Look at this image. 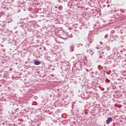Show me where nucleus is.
I'll return each mask as SVG.
<instances>
[{"mask_svg":"<svg viewBox=\"0 0 126 126\" xmlns=\"http://www.w3.org/2000/svg\"><path fill=\"white\" fill-rule=\"evenodd\" d=\"M41 63L39 61H37V60H35L34 62V64L35 65H39V64H40Z\"/></svg>","mask_w":126,"mask_h":126,"instance_id":"2","label":"nucleus"},{"mask_svg":"<svg viewBox=\"0 0 126 126\" xmlns=\"http://www.w3.org/2000/svg\"><path fill=\"white\" fill-rule=\"evenodd\" d=\"M111 122H112V118L111 117L108 118L106 120V123L107 125H109V124H110V123Z\"/></svg>","mask_w":126,"mask_h":126,"instance_id":"1","label":"nucleus"},{"mask_svg":"<svg viewBox=\"0 0 126 126\" xmlns=\"http://www.w3.org/2000/svg\"><path fill=\"white\" fill-rule=\"evenodd\" d=\"M100 43L102 45V42H100Z\"/></svg>","mask_w":126,"mask_h":126,"instance_id":"4","label":"nucleus"},{"mask_svg":"<svg viewBox=\"0 0 126 126\" xmlns=\"http://www.w3.org/2000/svg\"><path fill=\"white\" fill-rule=\"evenodd\" d=\"M110 6V5H107V7H109Z\"/></svg>","mask_w":126,"mask_h":126,"instance_id":"3","label":"nucleus"}]
</instances>
